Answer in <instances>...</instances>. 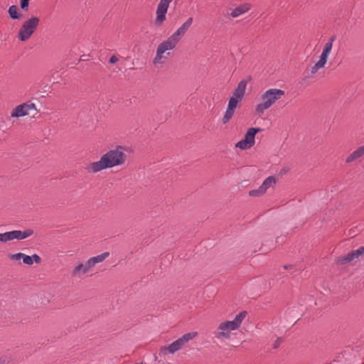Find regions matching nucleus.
<instances>
[{
  "instance_id": "1",
  "label": "nucleus",
  "mask_w": 364,
  "mask_h": 364,
  "mask_svg": "<svg viewBox=\"0 0 364 364\" xmlns=\"http://www.w3.org/2000/svg\"><path fill=\"white\" fill-rule=\"evenodd\" d=\"M126 157L122 146H119L117 149L107 152L100 161L91 163L86 170L88 173H97L105 168L122 164L125 161Z\"/></svg>"
},
{
  "instance_id": "2",
  "label": "nucleus",
  "mask_w": 364,
  "mask_h": 364,
  "mask_svg": "<svg viewBox=\"0 0 364 364\" xmlns=\"http://www.w3.org/2000/svg\"><path fill=\"white\" fill-rule=\"evenodd\" d=\"M193 23V18L189 17L167 40L161 43L157 49L156 56L154 59V64L161 63L163 58H166L163 54L167 51L173 49L180 38L183 36L189 29Z\"/></svg>"
},
{
  "instance_id": "3",
  "label": "nucleus",
  "mask_w": 364,
  "mask_h": 364,
  "mask_svg": "<svg viewBox=\"0 0 364 364\" xmlns=\"http://www.w3.org/2000/svg\"><path fill=\"white\" fill-rule=\"evenodd\" d=\"M246 315V311H241L235 316L232 321H226L220 323L217 329L213 332L214 337L220 341L230 339L231 331L239 328Z\"/></svg>"
},
{
  "instance_id": "4",
  "label": "nucleus",
  "mask_w": 364,
  "mask_h": 364,
  "mask_svg": "<svg viewBox=\"0 0 364 364\" xmlns=\"http://www.w3.org/2000/svg\"><path fill=\"white\" fill-rule=\"evenodd\" d=\"M284 95V91L280 89L271 88L265 91L261 95L262 102L255 107V112L258 114H262L264 112L271 107L277 100Z\"/></svg>"
},
{
  "instance_id": "5",
  "label": "nucleus",
  "mask_w": 364,
  "mask_h": 364,
  "mask_svg": "<svg viewBox=\"0 0 364 364\" xmlns=\"http://www.w3.org/2000/svg\"><path fill=\"white\" fill-rule=\"evenodd\" d=\"M109 252H104L102 254L89 259L85 263H80L76 265L71 272V276L75 279H82L84 275L90 272L97 263L102 262L108 256Z\"/></svg>"
},
{
  "instance_id": "6",
  "label": "nucleus",
  "mask_w": 364,
  "mask_h": 364,
  "mask_svg": "<svg viewBox=\"0 0 364 364\" xmlns=\"http://www.w3.org/2000/svg\"><path fill=\"white\" fill-rule=\"evenodd\" d=\"M197 336L198 333L196 331L185 333L168 346L162 347L160 350V354L163 356L166 355L168 353L174 354L176 352L183 348L189 341L195 338Z\"/></svg>"
},
{
  "instance_id": "7",
  "label": "nucleus",
  "mask_w": 364,
  "mask_h": 364,
  "mask_svg": "<svg viewBox=\"0 0 364 364\" xmlns=\"http://www.w3.org/2000/svg\"><path fill=\"white\" fill-rule=\"evenodd\" d=\"M40 23V19L38 17L33 16L26 21L18 32V38L21 41H26L34 33Z\"/></svg>"
},
{
  "instance_id": "8",
  "label": "nucleus",
  "mask_w": 364,
  "mask_h": 364,
  "mask_svg": "<svg viewBox=\"0 0 364 364\" xmlns=\"http://www.w3.org/2000/svg\"><path fill=\"white\" fill-rule=\"evenodd\" d=\"M173 0H160L156 11L155 24L158 26L162 25L166 21L168 6Z\"/></svg>"
},
{
  "instance_id": "9",
  "label": "nucleus",
  "mask_w": 364,
  "mask_h": 364,
  "mask_svg": "<svg viewBox=\"0 0 364 364\" xmlns=\"http://www.w3.org/2000/svg\"><path fill=\"white\" fill-rule=\"evenodd\" d=\"M36 111L34 103L28 102L18 105L12 112L11 117H19L34 114Z\"/></svg>"
},
{
  "instance_id": "10",
  "label": "nucleus",
  "mask_w": 364,
  "mask_h": 364,
  "mask_svg": "<svg viewBox=\"0 0 364 364\" xmlns=\"http://www.w3.org/2000/svg\"><path fill=\"white\" fill-rule=\"evenodd\" d=\"M33 234V230L32 229H26L23 231L21 230H12L8 232L9 241L13 240L14 239L17 240H23Z\"/></svg>"
},
{
  "instance_id": "11",
  "label": "nucleus",
  "mask_w": 364,
  "mask_h": 364,
  "mask_svg": "<svg viewBox=\"0 0 364 364\" xmlns=\"http://www.w3.org/2000/svg\"><path fill=\"white\" fill-rule=\"evenodd\" d=\"M248 82V80H241L237 87L235 89V90L233 91V93H232V96L233 97L235 98H237L240 100H242L244 95H245V90H246V87H247V84Z\"/></svg>"
},
{
  "instance_id": "12",
  "label": "nucleus",
  "mask_w": 364,
  "mask_h": 364,
  "mask_svg": "<svg viewBox=\"0 0 364 364\" xmlns=\"http://www.w3.org/2000/svg\"><path fill=\"white\" fill-rule=\"evenodd\" d=\"M261 129L259 128H250L245 135V139L250 144V145L253 146L255 144V135L257 133L261 132Z\"/></svg>"
},
{
  "instance_id": "13",
  "label": "nucleus",
  "mask_w": 364,
  "mask_h": 364,
  "mask_svg": "<svg viewBox=\"0 0 364 364\" xmlns=\"http://www.w3.org/2000/svg\"><path fill=\"white\" fill-rule=\"evenodd\" d=\"M364 252H350L346 256L343 257H339L338 259V262L341 264H346L354 259L359 257Z\"/></svg>"
},
{
  "instance_id": "14",
  "label": "nucleus",
  "mask_w": 364,
  "mask_h": 364,
  "mask_svg": "<svg viewBox=\"0 0 364 364\" xmlns=\"http://www.w3.org/2000/svg\"><path fill=\"white\" fill-rule=\"evenodd\" d=\"M364 154V145L360 146L355 151H354L352 154H350L348 158L346 159L347 163H351L356 159L360 158Z\"/></svg>"
},
{
  "instance_id": "15",
  "label": "nucleus",
  "mask_w": 364,
  "mask_h": 364,
  "mask_svg": "<svg viewBox=\"0 0 364 364\" xmlns=\"http://www.w3.org/2000/svg\"><path fill=\"white\" fill-rule=\"evenodd\" d=\"M250 9L249 6L247 5H242L238 7H236L235 9H233L230 14V16L232 18L238 17L239 16L245 14Z\"/></svg>"
},
{
  "instance_id": "16",
  "label": "nucleus",
  "mask_w": 364,
  "mask_h": 364,
  "mask_svg": "<svg viewBox=\"0 0 364 364\" xmlns=\"http://www.w3.org/2000/svg\"><path fill=\"white\" fill-rule=\"evenodd\" d=\"M332 48H333L332 45H331L328 43H326V44L324 45L323 50L320 56V58L321 60H324L325 62H327L328 55L332 50Z\"/></svg>"
},
{
  "instance_id": "17",
  "label": "nucleus",
  "mask_w": 364,
  "mask_h": 364,
  "mask_svg": "<svg viewBox=\"0 0 364 364\" xmlns=\"http://www.w3.org/2000/svg\"><path fill=\"white\" fill-rule=\"evenodd\" d=\"M276 183V178L274 176H269L267 177L261 185L262 190L264 188L265 191H267L270 186H272L273 184Z\"/></svg>"
},
{
  "instance_id": "18",
  "label": "nucleus",
  "mask_w": 364,
  "mask_h": 364,
  "mask_svg": "<svg viewBox=\"0 0 364 364\" xmlns=\"http://www.w3.org/2000/svg\"><path fill=\"white\" fill-rule=\"evenodd\" d=\"M9 14L10 17L13 19H19L21 18V15L18 14V8L17 6L13 5L9 8Z\"/></svg>"
},
{
  "instance_id": "19",
  "label": "nucleus",
  "mask_w": 364,
  "mask_h": 364,
  "mask_svg": "<svg viewBox=\"0 0 364 364\" xmlns=\"http://www.w3.org/2000/svg\"><path fill=\"white\" fill-rule=\"evenodd\" d=\"M234 113L235 110L232 109L231 108L230 109V107H227V109L222 119L223 124H225L228 123L229 120L232 117Z\"/></svg>"
},
{
  "instance_id": "20",
  "label": "nucleus",
  "mask_w": 364,
  "mask_h": 364,
  "mask_svg": "<svg viewBox=\"0 0 364 364\" xmlns=\"http://www.w3.org/2000/svg\"><path fill=\"white\" fill-rule=\"evenodd\" d=\"M326 62L321 60V58L319 60L314 64V65L311 68V72L312 74L316 73L320 68H322L325 66Z\"/></svg>"
},
{
  "instance_id": "21",
  "label": "nucleus",
  "mask_w": 364,
  "mask_h": 364,
  "mask_svg": "<svg viewBox=\"0 0 364 364\" xmlns=\"http://www.w3.org/2000/svg\"><path fill=\"white\" fill-rule=\"evenodd\" d=\"M235 146L242 150H245V149H250L252 146L250 145V144L249 142H247L245 139H243L241 141H238L236 144Z\"/></svg>"
},
{
  "instance_id": "22",
  "label": "nucleus",
  "mask_w": 364,
  "mask_h": 364,
  "mask_svg": "<svg viewBox=\"0 0 364 364\" xmlns=\"http://www.w3.org/2000/svg\"><path fill=\"white\" fill-rule=\"evenodd\" d=\"M261 188L262 186H260L257 189L250 191L249 192V195L252 197H257L262 196L266 192V191L264 188L262 190Z\"/></svg>"
},
{
  "instance_id": "23",
  "label": "nucleus",
  "mask_w": 364,
  "mask_h": 364,
  "mask_svg": "<svg viewBox=\"0 0 364 364\" xmlns=\"http://www.w3.org/2000/svg\"><path fill=\"white\" fill-rule=\"evenodd\" d=\"M240 101V100L235 98L233 97H231L229 99L228 107H230V109L231 108L232 109L235 110V109L237 108V104Z\"/></svg>"
},
{
  "instance_id": "24",
  "label": "nucleus",
  "mask_w": 364,
  "mask_h": 364,
  "mask_svg": "<svg viewBox=\"0 0 364 364\" xmlns=\"http://www.w3.org/2000/svg\"><path fill=\"white\" fill-rule=\"evenodd\" d=\"M23 262L26 264L31 265L33 264V260L32 259V257H31L28 255H23Z\"/></svg>"
},
{
  "instance_id": "25",
  "label": "nucleus",
  "mask_w": 364,
  "mask_h": 364,
  "mask_svg": "<svg viewBox=\"0 0 364 364\" xmlns=\"http://www.w3.org/2000/svg\"><path fill=\"white\" fill-rule=\"evenodd\" d=\"M23 255L24 254H23L21 252H18V253L15 254V255H9V257H10L11 259H12L14 261H18V260H20L21 259L23 258Z\"/></svg>"
},
{
  "instance_id": "26",
  "label": "nucleus",
  "mask_w": 364,
  "mask_h": 364,
  "mask_svg": "<svg viewBox=\"0 0 364 364\" xmlns=\"http://www.w3.org/2000/svg\"><path fill=\"white\" fill-rule=\"evenodd\" d=\"M9 241L8 232L0 233V242H6Z\"/></svg>"
},
{
  "instance_id": "27",
  "label": "nucleus",
  "mask_w": 364,
  "mask_h": 364,
  "mask_svg": "<svg viewBox=\"0 0 364 364\" xmlns=\"http://www.w3.org/2000/svg\"><path fill=\"white\" fill-rule=\"evenodd\" d=\"M30 0H21V8L23 9V10H27L28 9V1Z\"/></svg>"
},
{
  "instance_id": "28",
  "label": "nucleus",
  "mask_w": 364,
  "mask_h": 364,
  "mask_svg": "<svg viewBox=\"0 0 364 364\" xmlns=\"http://www.w3.org/2000/svg\"><path fill=\"white\" fill-rule=\"evenodd\" d=\"M282 338H277V340L274 341V344H273V348L274 349H277L279 347L280 344L282 343Z\"/></svg>"
},
{
  "instance_id": "29",
  "label": "nucleus",
  "mask_w": 364,
  "mask_h": 364,
  "mask_svg": "<svg viewBox=\"0 0 364 364\" xmlns=\"http://www.w3.org/2000/svg\"><path fill=\"white\" fill-rule=\"evenodd\" d=\"M118 60H119V58L117 55H112L110 57L109 62L111 64H114L117 62H118Z\"/></svg>"
},
{
  "instance_id": "30",
  "label": "nucleus",
  "mask_w": 364,
  "mask_h": 364,
  "mask_svg": "<svg viewBox=\"0 0 364 364\" xmlns=\"http://www.w3.org/2000/svg\"><path fill=\"white\" fill-rule=\"evenodd\" d=\"M30 257H32L33 262H35L36 263H39L41 262V257L36 254H34Z\"/></svg>"
},
{
  "instance_id": "31",
  "label": "nucleus",
  "mask_w": 364,
  "mask_h": 364,
  "mask_svg": "<svg viewBox=\"0 0 364 364\" xmlns=\"http://www.w3.org/2000/svg\"><path fill=\"white\" fill-rule=\"evenodd\" d=\"M336 36H332L330 37V38L328 39L327 43L333 46V43L336 41Z\"/></svg>"
},
{
  "instance_id": "32",
  "label": "nucleus",
  "mask_w": 364,
  "mask_h": 364,
  "mask_svg": "<svg viewBox=\"0 0 364 364\" xmlns=\"http://www.w3.org/2000/svg\"><path fill=\"white\" fill-rule=\"evenodd\" d=\"M350 232H349V235H352V237H353L354 235H355L357 233L355 232V230L354 229H350Z\"/></svg>"
},
{
  "instance_id": "33",
  "label": "nucleus",
  "mask_w": 364,
  "mask_h": 364,
  "mask_svg": "<svg viewBox=\"0 0 364 364\" xmlns=\"http://www.w3.org/2000/svg\"><path fill=\"white\" fill-rule=\"evenodd\" d=\"M355 250H360V251H363V250H364V246H360V247H359L358 248H357Z\"/></svg>"
},
{
  "instance_id": "34",
  "label": "nucleus",
  "mask_w": 364,
  "mask_h": 364,
  "mask_svg": "<svg viewBox=\"0 0 364 364\" xmlns=\"http://www.w3.org/2000/svg\"><path fill=\"white\" fill-rule=\"evenodd\" d=\"M291 267H292L291 265H289V266L285 265V266H284V269H288V268H290Z\"/></svg>"
}]
</instances>
